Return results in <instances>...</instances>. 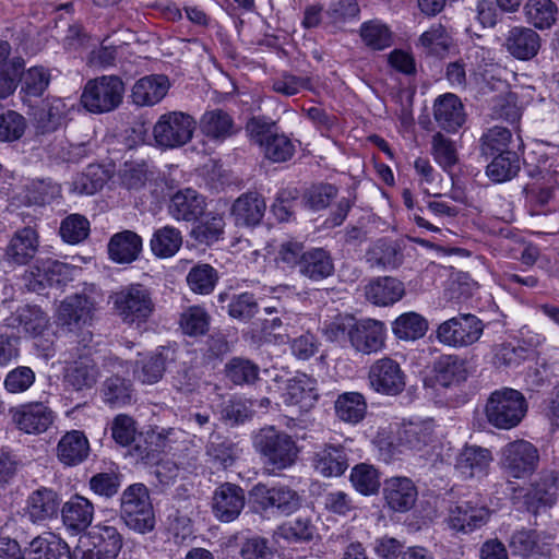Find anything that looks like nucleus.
I'll return each mask as SVG.
<instances>
[{
  "label": "nucleus",
  "mask_w": 559,
  "mask_h": 559,
  "mask_svg": "<svg viewBox=\"0 0 559 559\" xmlns=\"http://www.w3.org/2000/svg\"><path fill=\"white\" fill-rule=\"evenodd\" d=\"M253 447L270 474L292 467L299 454L298 445L293 437L274 426L263 427L254 433Z\"/></svg>",
  "instance_id": "nucleus-1"
},
{
  "label": "nucleus",
  "mask_w": 559,
  "mask_h": 559,
  "mask_svg": "<svg viewBox=\"0 0 559 559\" xmlns=\"http://www.w3.org/2000/svg\"><path fill=\"white\" fill-rule=\"evenodd\" d=\"M528 403L522 392L501 388L490 393L485 405L487 421L497 429H512L523 420Z\"/></svg>",
  "instance_id": "nucleus-2"
},
{
  "label": "nucleus",
  "mask_w": 559,
  "mask_h": 559,
  "mask_svg": "<svg viewBox=\"0 0 559 559\" xmlns=\"http://www.w3.org/2000/svg\"><path fill=\"white\" fill-rule=\"evenodd\" d=\"M120 514L126 525L141 534L155 527V515L147 488L140 483L128 486L120 498Z\"/></svg>",
  "instance_id": "nucleus-3"
},
{
  "label": "nucleus",
  "mask_w": 559,
  "mask_h": 559,
  "mask_svg": "<svg viewBox=\"0 0 559 559\" xmlns=\"http://www.w3.org/2000/svg\"><path fill=\"white\" fill-rule=\"evenodd\" d=\"M124 84L117 75H102L88 80L81 95L83 107L92 114L110 112L119 107Z\"/></svg>",
  "instance_id": "nucleus-4"
},
{
  "label": "nucleus",
  "mask_w": 559,
  "mask_h": 559,
  "mask_svg": "<svg viewBox=\"0 0 559 559\" xmlns=\"http://www.w3.org/2000/svg\"><path fill=\"white\" fill-rule=\"evenodd\" d=\"M117 316L129 325L140 326L154 310L151 295L142 285H129L110 296Z\"/></svg>",
  "instance_id": "nucleus-5"
},
{
  "label": "nucleus",
  "mask_w": 559,
  "mask_h": 559,
  "mask_svg": "<svg viewBox=\"0 0 559 559\" xmlns=\"http://www.w3.org/2000/svg\"><path fill=\"white\" fill-rule=\"evenodd\" d=\"M490 516V509L478 495H474L450 504L445 522L450 530L469 534L485 526Z\"/></svg>",
  "instance_id": "nucleus-6"
},
{
  "label": "nucleus",
  "mask_w": 559,
  "mask_h": 559,
  "mask_svg": "<svg viewBox=\"0 0 559 559\" xmlns=\"http://www.w3.org/2000/svg\"><path fill=\"white\" fill-rule=\"evenodd\" d=\"M483 321L472 313H460L440 323L436 330L439 343L453 347H468L481 337L484 333Z\"/></svg>",
  "instance_id": "nucleus-7"
},
{
  "label": "nucleus",
  "mask_w": 559,
  "mask_h": 559,
  "mask_svg": "<svg viewBox=\"0 0 559 559\" xmlns=\"http://www.w3.org/2000/svg\"><path fill=\"white\" fill-rule=\"evenodd\" d=\"M194 129L193 117L181 111H171L158 118L153 128V136L159 147L176 148L192 139Z\"/></svg>",
  "instance_id": "nucleus-8"
},
{
  "label": "nucleus",
  "mask_w": 559,
  "mask_h": 559,
  "mask_svg": "<svg viewBox=\"0 0 559 559\" xmlns=\"http://www.w3.org/2000/svg\"><path fill=\"white\" fill-rule=\"evenodd\" d=\"M14 427L25 433L38 436L46 432L55 423L56 413L43 401L24 403L9 409Z\"/></svg>",
  "instance_id": "nucleus-9"
},
{
  "label": "nucleus",
  "mask_w": 559,
  "mask_h": 559,
  "mask_svg": "<svg viewBox=\"0 0 559 559\" xmlns=\"http://www.w3.org/2000/svg\"><path fill=\"white\" fill-rule=\"evenodd\" d=\"M368 383L377 393L397 395L406 385V376L400 364L390 358L377 359L368 370Z\"/></svg>",
  "instance_id": "nucleus-10"
},
{
  "label": "nucleus",
  "mask_w": 559,
  "mask_h": 559,
  "mask_svg": "<svg viewBox=\"0 0 559 559\" xmlns=\"http://www.w3.org/2000/svg\"><path fill=\"white\" fill-rule=\"evenodd\" d=\"M38 249V233L29 226L22 227L10 237L0 259L9 267L24 266L36 257Z\"/></svg>",
  "instance_id": "nucleus-11"
},
{
  "label": "nucleus",
  "mask_w": 559,
  "mask_h": 559,
  "mask_svg": "<svg viewBox=\"0 0 559 559\" xmlns=\"http://www.w3.org/2000/svg\"><path fill=\"white\" fill-rule=\"evenodd\" d=\"M250 493L253 502L263 511L276 509L282 514L289 515L301 504L299 493L284 485L267 487L264 484H257Z\"/></svg>",
  "instance_id": "nucleus-12"
},
{
  "label": "nucleus",
  "mask_w": 559,
  "mask_h": 559,
  "mask_svg": "<svg viewBox=\"0 0 559 559\" xmlns=\"http://www.w3.org/2000/svg\"><path fill=\"white\" fill-rule=\"evenodd\" d=\"M501 462L512 477L522 478L535 472L539 462V453L533 443L515 440L502 449Z\"/></svg>",
  "instance_id": "nucleus-13"
},
{
  "label": "nucleus",
  "mask_w": 559,
  "mask_h": 559,
  "mask_svg": "<svg viewBox=\"0 0 559 559\" xmlns=\"http://www.w3.org/2000/svg\"><path fill=\"white\" fill-rule=\"evenodd\" d=\"M492 461L489 449L465 444L455 456L454 471L462 479H481L488 474Z\"/></svg>",
  "instance_id": "nucleus-14"
},
{
  "label": "nucleus",
  "mask_w": 559,
  "mask_h": 559,
  "mask_svg": "<svg viewBox=\"0 0 559 559\" xmlns=\"http://www.w3.org/2000/svg\"><path fill=\"white\" fill-rule=\"evenodd\" d=\"M95 300L84 294L67 297L59 306L57 323L68 332H74L92 320Z\"/></svg>",
  "instance_id": "nucleus-15"
},
{
  "label": "nucleus",
  "mask_w": 559,
  "mask_h": 559,
  "mask_svg": "<svg viewBox=\"0 0 559 559\" xmlns=\"http://www.w3.org/2000/svg\"><path fill=\"white\" fill-rule=\"evenodd\" d=\"M310 462L314 472L324 478L340 477L349 466L346 448L333 443H325L316 448Z\"/></svg>",
  "instance_id": "nucleus-16"
},
{
  "label": "nucleus",
  "mask_w": 559,
  "mask_h": 559,
  "mask_svg": "<svg viewBox=\"0 0 559 559\" xmlns=\"http://www.w3.org/2000/svg\"><path fill=\"white\" fill-rule=\"evenodd\" d=\"M245 502L243 489L238 485L225 483L214 491L213 513L221 522H233L241 513Z\"/></svg>",
  "instance_id": "nucleus-17"
},
{
  "label": "nucleus",
  "mask_w": 559,
  "mask_h": 559,
  "mask_svg": "<svg viewBox=\"0 0 559 559\" xmlns=\"http://www.w3.org/2000/svg\"><path fill=\"white\" fill-rule=\"evenodd\" d=\"M385 341V325L383 322L365 319L354 323L350 333L352 346L362 354L377 353L383 348Z\"/></svg>",
  "instance_id": "nucleus-18"
},
{
  "label": "nucleus",
  "mask_w": 559,
  "mask_h": 559,
  "mask_svg": "<svg viewBox=\"0 0 559 559\" xmlns=\"http://www.w3.org/2000/svg\"><path fill=\"white\" fill-rule=\"evenodd\" d=\"M507 51L518 60H531L539 51L542 38L539 34L531 27L514 26L506 37Z\"/></svg>",
  "instance_id": "nucleus-19"
},
{
  "label": "nucleus",
  "mask_w": 559,
  "mask_h": 559,
  "mask_svg": "<svg viewBox=\"0 0 559 559\" xmlns=\"http://www.w3.org/2000/svg\"><path fill=\"white\" fill-rule=\"evenodd\" d=\"M417 495L414 483L407 477H391L384 481V501L392 511L407 512L414 507Z\"/></svg>",
  "instance_id": "nucleus-20"
},
{
  "label": "nucleus",
  "mask_w": 559,
  "mask_h": 559,
  "mask_svg": "<svg viewBox=\"0 0 559 559\" xmlns=\"http://www.w3.org/2000/svg\"><path fill=\"white\" fill-rule=\"evenodd\" d=\"M201 133L215 143H222L238 132L234 118L221 108L206 110L199 122Z\"/></svg>",
  "instance_id": "nucleus-21"
},
{
  "label": "nucleus",
  "mask_w": 559,
  "mask_h": 559,
  "mask_svg": "<svg viewBox=\"0 0 559 559\" xmlns=\"http://www.w3.org/2000/svg\"><path fill=\"white\" fill-rule=\"evenodd\" d=\"M61 499L59 495L46 487L33 491L26 501L25 514L33 523H43L58 515Z\"/></svg>",
  "instance_id": "nucleus-22"
},
{
  "label": "nucleus",
  "mask_w": 559,
  "mask_h": 559,
  "mask_svg": "<svg viewBox=\"0 0 559 559\" xmlns=\"http://www.w3.org/2000/svg\"><path fill=\"white\" fill-rule=\"evenodd\" d=\"M264 198L258 192H246L239 195L231 205L230 215L237 226H255L265 213Z\"/></svg>",
  "instance_id": "nucleus-23"
},
{
  "label": "nucleus",
  "mask_w": 559,
  "mask_h": 559,
  "mask_svg": "<svg viewBox=\"0 0 559 559\" xmlns=\"http://www.w3.org/2000/svg\"><path fill=\"white\" fill-rule=\"evenodd\" d=\"M433 117L438 126L448 131L454 132L465 121V112L460 98L451 93L439 96L433 104Z\"/></svg>",
  "instance_id": "nucleus-24"
},
{
  "label": "nucleus",
  "mask_w": 559,
  "mask_h": 559,
  "mask_svg": "<svg viewBox=\"0 0 559 559\" xmlns=\"http://www.w3.org/2000/svg\"><path fill=\"white\" fill-rule=\"evenodd\" d=\"M318 399L317 381L307 374L296 376L288 380L283 393L285 404L299 406L302 411L313 407Z\"/></svg>",
  "instance_id": "nucleus-25"
},
{
  "label": "nucleus",
  "mask_w": 559,
  "mask_h": 559,
  "mask_svg": "<svg viewBox=\"0 0 559 559\" xmlns=\"http://www.w3.org/2000/svg\"><path fill=\"white\" fill-rule=\"evenodd\" d=\"M168 88L169 81L165 75L152 74L143 76L132 87V103L136 106H154L165 97Z\"/></svg>",
  "instance_id": "nucleus-26"
},
{
  "label": "nucleus",
  "mask_w": 559,
  "mask_h": 559,
  "mask_svg": "<svg viewBox=\"0 0 559 559\" xmlns=\"http://www.w3.org/2000/svg\"><path fill=\"white\" fill-rule=\"evenodd\" d=\"M24 559H72V556L64 540L52 533H44L29 543Z\"/></svg>",
  "instance_id": "nucleus-27"
},
{
  "label": "nucleus",
  "mask_w": 559,
  "mask_h": 559,
  "mask_svg": "<svg viewBox=\"0 0 559 559\" xmlns=\"http://www.w3.org/2000/svg\"><path fill=\"white\" fill-rule=\"evenodd\" d=\"M61 516L64 526L73 532L81 533L92 523L94 516V506L82 497L73 496L61 509Z\"/></svg>",
  "instance_id": "nucleus-28"
},
{
  "label": "nucleus",
  "mask_w": 559,
  "mask_h": 559,
  "mask_svg": "<svg viewBox=\"0 0 559 559\" xmlns=\"http://www.w3.org/2000/svg\"><path fill=\"white\" fill-rule=\"evenodd\" d=\"M70 107L66 100L51 97L43 102L34 112V123L38 132L50 133L59 129L64 122Z\"/></svg>",
  "instance_id": "nucleus-29"
},
{
  "label": "nucleus",
  "mask_w": 559,
  "mask_h": 559,
  "mask_svg": "<svg viewBox=\"0 0 559 559\" xmlns=\"http://www.w3.org/2000/svg\"><path fill=\"white\" fill-rule=\"evenodd\" d=\"M58 460L68 466L84 462L90 454V443L82 431L71 430L61 437L57 444Z\"/></svg>",
  "instance_id": "nucleus-30"
},
{
  "label": "nucleus",
  "mask_w": 559,
  "mask_h": 559,
  "mask_svg": "<svg viewBox=\"0 0 559 559\" xmlns=\"http://www.w3.org/2000/svg\"><path fill=\"white\" fill-rule=\"evenodd\" d=\"M99 369L91 356H80L69 364L64 372V381L76 391L90 390L98 381Z\"/></svg>",
  "instance_id": "nucleus-31"
},
{
  "label": "nucleus",
  "mask_w": 559,
  "mask_h": 559,
  "mask_svg": "<svg viewBox=\"0 0 559 559\" xmlns=\"http://www.w3.org/2000/svg\"><path fill=\"white\" fill-rule=\"evenodd\" d=\"M205 202L195 190L187 188L176 192L169 204V213L177 221H194L204 212Z\"/></svg>",
  "instance_id": "nucleus-32"
},
{
  "label": "nucleus",
  "mask_w": 559,
  "mask_h": 559,
  "mask_svg": "<svg viewBox=\"0 0 559 559\" xmlns=\"http://www.w3.org/2000/svg\"><path fill=\"white\" fill-rule=\"evenodd\" d=\"M366 298L377 306H390L402 299L404 284L391 276L377 277L365 287Z\"/></svg>",
  "instance_id": "nucleus-33"
},
{
  "label": "nucleus",
  "mask_w": 559,
  "mask_h": 559,
  "mask_svg": "<svg viewBox=\"0 0 559 559\" xmlns=\"http://www.w3.org/2000/svg\"><path fill=\"white\" fill-rule=\"evenodd\" d=\"M142 251V238L132 230H122L111 236L108 242L109 258L117 263H131Z\"/></svg>",
  "instance_id": "nucleus-34"
},
{
  "label": "nucleus",
  "mask_w": 559,
  "mask_h": 559,
  "mask_svg": "<svg viewBox=\"0 0 559 559\" xmlns=\"http://www.w3.org/2000/svg\"><path fill=\"white\" fill-rule=\"evenodd\" d=\"M8 325L22 328L26 333L37 336L48 326V316L38 307L33 305L19 306L7 319Z\"/></svg>",
  "instance_id": "nucleus-35"
},
{
  "label": "nucleus",
  "mask_w": 559,
  "mask_h": 559,
  "mask_svg": "<svg viewBox=\"0 0 559 559\" xmlns=\"http://www.w3.org/2000/svg\"><path fill=\"white\" fill-rule=\"evenodd\" d=\"M298 271L302 276L311 281L324 280L334 272L333 259L325 249L312 248L307 250Z\"/></svg>",
  "instance_id": "nucleus-36"
},
{
  "label": "nucleus",
  "mask_w": 559,
  "mask_h": 559,
  "mask_svg": "<svg viewBox=\"0 0 559 559\" xmlns=\"http://www.w3.org/2000/svg\"><path fill=\"white\" fill-rule=\"evenodd\" d=\"M205 454L215 467L227 468L239 459L241 450L227 438L212 433L205 447Z\"/></svg>",
  "instance_id": "nucleus-37"
},
{
  "label": "nucleus",
  "mask_w": 559,
  "mask_h": 559,
  "mask_svg": "<svg viewBox=\"0 0 559 559\" xmlns=\"http://www.w3.org/2000/svg\"><path fill=\"white\" fill-rule=\"evenodd\" d=\"M523 14L530 25L545 31L556 24L558 7L552 0H527L523 5Z\"/></svg>",
  "instance_id": "nucleus-38"
},
{
  "label": "nucleus",
  "mask_w": 559,
  "mask_h": 559,
  "mask_svg": "<svg viewBox=\"0 0 559 559\" xmlns=\"http://www.w3.org/2000/svg\"><path fill=\"white\" fill-rule=\"evenodd\" d=\"M433 371L438 383L450 386L466 380V360L457 355H442L435 361Z\"/></svg>",
  "instance_id": "nucleus-39"
},
{
  "label": "nucleus",
  "mask_w": 559,
  "mask_h": 559,
  "mask_svg": "<svg viewBox=\"0 0 559 559\" xmlns=\"http://www.w3.org/2000/svg\"><path fill=\"white\" fill-rule=\"evenodd\" d=\"M83 536L109 559H116L123 545L120 532L115 526L107 524L97 525Z\"/></svg>",
  "instance_id": "nucleus-40"
},
{
  "label": "nucleus",
  "mask_w": 559,
  "mask_h": 559,
  "mask_svg": "<svg viewBox=\"0 0 559 559\" xmlns=\"http://www.w3.org/2000/svg\"><path fill=\"white\" fill-rule=\"evenodd\" d=\"M403 254L397 246L388 239L377 240L366 252V261L371 267L396 269Z\"/></svg>",
  "instance_id": "nucleus-41"
},
{
  "label": "nucleus",
  "mask_w": 559,
  "mask_h": 559,
  "mask_svg": "<svg viewBox=\"0 0 559 559\" xmlns=\"http://www.w3.org/2000/svg\"><path fill=\"white\" fill-rule=\"evenodd\" d=\"M334 407L338 419L355 425L365 418L367 402L359 392H345L337 396Z\"/></svg>",
  "instance_id": "nucleus-42"
},
{
  "label": "nucleus",
  "mask_w": 559,
  "mask_h": 559,
  "mask_svg": "<svg viewBox=\"0 0 559 559\" xmlns=\"http://www.w3.org/2000/svg\"><path fill=\"white\" fill-rule=\"evenodd\" d=\"M431 421L409 423L399 433L400 445L412 451H420L433 440Z\"/></svg>",
  "instance_id": "nucleus-43"
},
{
  "label": "nucleus",
  "mask_w": 559,
  "mask_h": 559,
  "mask_svg": "<svg viewBox=\"0 0 559 559\" xmlns=\"http://www.w3.org/2000/svg\"><path fill=\"white\" fill-rule=\"evenodd\" d=\"M428 330V321L417 312H405L392 323L393 334L404 341H415L423 337Z\"/></svg>",
  "instance_id": "nucleus-44"
},
{
  "label": "nucleus",
  "mask_w": 559,
  "mask_h": 559,
  "mask_svg": "<svg viewBox=\"0 0 559 559\" xmlns=\"http://www.w3.org/2000/svg\"><path fill=\"white\" fill-rule=\"evenodd\" d=\"M150 245L156 257L170 258L180 249L182 236L179 229L173 226H164L154 231Z\"/></svg>",
  "instance_id": "nucleus-45"
},
{
  "label": "nucleus",
  "mask_w": 559,
  "mask_h": 559,
  "mask_svg": "<svg viewBox=\"0 0 559 559\" xmlns=\"http://www.w3.org/2000/svg\"><path fill=\"white\" fill-rule=\"evenodd\" d=\"M275 534L288 543H305L313 539L316 526L310 518L297 516L281 524Z\"/></svg>",
  "instance_id": "nucleus-46"
},
{
  "label": "nucleus",
  "mask_w": 559,
  "mask_h": 559,
  "mask_svg": "<svg viewBox=\"0 0 559 559\" xmlns=\"http://www.w3.org/2000/svg\"><path fill=\"white\" fill-rule=\"evenodd\" d=\"M520 170V159L514 152H504L493 157L486 168L487 176L493 182H504L514 178Z\"/></svg>",
  "instance_id": "nucleus-47"
},
{
  "label": "nucleus",
  "mask_w": 559,
  "mask_h": 559,
  "mask_svg": "<svg viewBox=\"0 0 559 559\" xmlns=\"http://www.w3.org/2000/svg\"><path fill=\"white\" fill-rule=\"evenodd\" d=\"M104 402L111 407L127 405L132 399V384L119 376H111L105 380L102 389Z\"/></svg>",
  "instance_id": "nucleus-48"
},
{
  "label": "nucleus",
  "mask_w": 559,
  "mask_h": 559,
  "mask_svg": "<svg viewBox=\"0 0 559 559\" xmlns=\"http://www.w3.org/2000/svg\"><path fill=\"white\" fill-rule=\"evenodd\" d=\"M218 281L217 271L210 264L199 263L187 275V283L193 293L209 295Z\"/></svg>",
  "instance_id": "nucleus-49"
},
{
  "label": "nucleus",
  "mask_w": 559,
  "mask_h": 559,
  "mask_svg": "<svg viewBox=\"0 0 559 559\" xmlns=\"http://www.w3.org/2000/svg\"><path fill=\"white\" fill-rule=\"evenodd\" d=\"M50 79L49 70L44 67H32L26 72L23 70L20 76L23 98L41 96L49 86Z\"/></svg>",
  "instance_id": "nucleus-50"
},
{
  "label": "nucleus",
  "mask_w": 559,
  "mask_h": 559,
  "mask_svg": "<svg viewBox=\"0 0 559 559\" xmlns=\"http://www.w3.org/2000/svg\"><path fill=\"white\" fill-rule=\"evenodd\" d=\"M261 141L260 147L265 158L273 163H284L295 154V145L285 134L275 133Z\"/></svg>",
  "instance_id": "nucleus-51"
},
{
  "label": "nucleus",
  "mask_w": 559,
  "mask_h": 559,
  "mask_svg": "<svg viewBox=\"0 0 559 559\" xmlns=\"http://www.w3.org/2000/svg\"><path fill=\"white\" fill-rule=\"evenodd\" d=\"M259 372L258 365L241 357L231 358L225 366L226 377L236 385L254 383Z\"/></svg>",
  "instance_id": "nucleus-52"
},
{
  "label": "nucleus",
  "mask_w": 559,
  "mask_h": 559,
  "mask_svg": "<svg viewBox=\"0 0 559 559\" xmlns=\"http://www.w3.org/2000/svg\"><path fill=\"white\" fill-rule=\"evenodd\" d=\"M350 481L354 488L364 496L373 495L380 488L378 471L366 463H360L352 469Z\"/></svg>",
  "instance_id": "nucleus-53"
},
{
  "label": "nucleus",
  "mask_w": 559,
  "mask_h": 559,
  "mask_svg": "<svg viewBox=\"0 0 559 559\" xmlns=\"http://www.w3.org/2000/svg\"><path fill=\"white\" fill-rule=\"evenodd\" d=\"M180 326L187 335H203L209 330L210 316L203 307H188L180 316Z\"/></svg>",
  "instance_id": "nucleus-54"
},
{
  "label": "nucleus",
  "mask_w": 559,
  "mask_h": 559,
  "mask_svg": "<svg viewBox=\"0 0 559 559\" xmlns=\"http://www.w3.org/2000/svg\"><path fill=\"white\" fill-rule=\"evenodd\" d=\"M512 134L508 128L495 126L483 134L480 141L481 154L485 156H493L510 152L508 150Z\"/></svg>",
  "instance_id": "nucleus-55"
},
{
  "label": "nucleus",
  "mask_w": 559,
  "mask_h": 559,
  "mask_svg": "<svg viewBox=\"0 0 559 559\" xmlns=\"http://www.w3.org/2000/svg\"><path fill=\"white\" fill-rule=\"evenodd\" d=\"M36 381L35 371L28 366L11 369L3 379V388L10 394H22L28 391Z\"/></svg>",
  "instance_id": "nucleus-56"
},
{
  "label": "nucleus",
  "mask_w": 559,
  "mask_h": 559,
  "mask_svg": "<svg viewBox=\"0 0 559 559\" xmlns=\"http://www.w3.org/2000/svg\"><path fill=\"white\" fill-rule=\"evenodd\" d=\"M431 154L437 164L445 171H450L457 163V153L454 143L442 133L437 132L431 141Z\"/></svg>",
  "instance_id": "nucleus-57"
},
{
  "label": "nucleus",
  "mask_w": 559,
  "mask_h": 559,
  "mask_svg": "<svg viewBox=\"0 0 559 559\" xmlns=\"http://www.w3.org/2000/svg\"><path fill=\"white\" fill-rule=\"evenodd\" d=\"M356 0H334L324 13V20L334 27H342L347 21L355 19L359 13Z\"/></svg>",
  "instance_id": "nucleus-58"
},
{
  "label": "nucleus",
  "mask_w": 559,
  "mask_h": 559,
  "mask_svg": "<svg viewBox=\"0 0 559 559\" xmlns=\"http://www.w3.org/2000/svg\"><path fill=\"white\" fill-rule=\"evenodd\" d=\"M225 222L221 215H214L204 222L197 224L190 235L201 245H212L216 242L224 231Z\"/></svg>",
  "instance_id": "nucleus-59"
},
{
  "label": "nucleus",
  "mask_w": 559,
  "mask_h": 559,
  "mask_svg": "<svg viewBox=\"0 0 559 559\" xmlns=\"http://www.w3.org/2000/svg\"><path fill=\"white\" fill-rule=\"evenodd\" d=\"M90 233V222L80 214H71L61 222L60 236L71 245L83 241Z\"/></svg>",
  "instance_id": "nucleus-60"
},
{
  "label": "nucleus",
  "mask_w": 559,
  "mask_h": 559,
  "mask_svg": "<svg viewBox=\"0 0 559 559\" xmlns=\"http://www.w3.org/2000/svg\"><path fill=\"white\" fill-rule=\"evenodd\" d=\"M24 59L14 57L4 67L0 69V98L4 99L17 87L20 76L24 70Z\"/></svg>",
  "instance_id": "nucleus-61"
},
{
  "label": "nucleus",
  "mask_w": 559,
  "mask_h": 559,
  "mask_svg": "<svg viewBox=\"0 0 559 559\" xmlns=\"http://www.w3.org/2000/svg\"><path fill=\"white\" fill-rule=\"evenodd\" d=\"M450 36L445 27L441 24H433L421 34L419 38L420 45L431 55H443L450 46Z\"/></svg>",
  "instance_id": "nucleus-62"
},
{
  "label": "nucleus",
  "mask_w": 559,
  "mask_h": 559,
  "mask_svg": "<svg viewBox=\"0 0 559 559\" xmlns=\"http://www.w3.org/2000/svg\"><path fill=\"white\" fill-rule=\"evenodd\" d=\"M26 129L25 118L14 111L8 110L0 115V141L13 142L23 136Z\"/></svg>",
  "instance_id": "nucleus-63"
},
{
  "label": "nucleus",
  "mask_w": 559,
  "mask_h": 559,
  "mask_svg": "<svg viewBox=\"0 0 559 559\" xmlns=\"http://www.w3.org/2000/svg\"><path fill=\"white\" fill-rule=\"evenodd\" d=\"M556 500V484L554 479L537 483L526 495V503L535 512L540 507H550Z\"/></svg>",
  "instance_id": "nucleus-64"
}]
</instances>
